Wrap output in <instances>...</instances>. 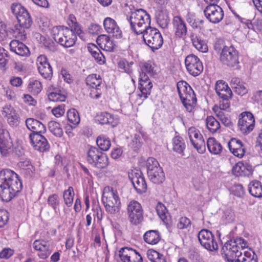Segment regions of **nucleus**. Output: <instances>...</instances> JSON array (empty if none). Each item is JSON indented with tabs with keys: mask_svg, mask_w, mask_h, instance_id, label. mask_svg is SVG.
Wrapping results in <instances>:
<instances>
[{
	"mask_svg": "<svg viewBox=\"0 0 262 262\" xmlns=\"http://www.w3.org/2000/svg\"><path fill=\"white\" fill-rule=\"evenodd\" d=\"M22 188L20 178L14 171L4 169L0 171V196L3 201H10Z\"/></svg>",
	"mask_w": 262,
	"mask_h": 262,
	"instance_id": "1",
	"label": "nucleus"
},
{
	"mask_svg": "<svg viewBox=\"0 0 262 262\" xmlns=\"http://www.w3.org/2000/svg\"><path fill=\"white\" fill-rule=\"evenodd\" d=\"M11 11L17 19L19 28L16 25V30L21 36L26 37L27 32L25 29L30 28L33 24V20L28 10L19 3H13L11 7Z\"/></svg>",
	"mask_w": 262,
	"mask_h": 262,
	"instance_id": "2",
	"label": "nucleus"
},
{
	"mask_svg": "<svg viewBox=\"0 0 262 262\" xmlns=\"http://www.w3.org/2000/svg\"><path fill=\"white\" fill-rule=\"evenodd\" d=\"M52 33L55 41L65 48L72 47L75 44L77 36L68 27L56 26L53 28Z\"/></svg>",
	"mask_w": 262,
	"mask_h": 262,
	"instance_id": "3",
	"label": "nucleus"
},
{
	"mask_svg": "<svg viewBox=\"0 0 262 262\" xmlns=\"http://www.w3.org/2000/svg\"><path fill=\"white\" fill-rule=\"evenodd\" d=\"M147 174L150 181L156 184H161L165 180V173L158 161L149 157L146 161Z\"/></svg>",
	"mask_w": 262,
	"mask_h": 262,
	"instance_id": "4",
	"label": "nucleus"
},
{
	"mask_svg": "<svg viewBox=\"0 0 262 262\" xmlns=\"http://www.w3.org/2000/svg\"><path fill=\"white\" fill-rule=\"evenodd\" d=\"M108 189L107 192L102 194V202L107 212L115 214L120 211L121 202L117 190L112 187L111 190L109 187Z\"/></svg>",
	"mask_w": 262,
	"mask_h": 262,
	"instance_id": "5",
	"label": "nucleus"
},
{
	"mask_svg": "<svg viewBox=\"0 0 262 262\" xmlns=\"http://www.w3.org/2000/svg\"><path fill=\"white\" fill-rule=\"evenodd\" d=\"M142 34H143L144 42L152 52H154L162 47L163 39L161 33L157 29L150 26L148 27L144 30V32Z\"/></svg>",
	"mask_w": 262,
	"mask_h": 262,
	"instance_id": "6",
	"label": "nucleus"
},
{
	"mask_svg": "<svg viewBox=\"0 0 262 262\" xmlns=\"http://www.w3.org/2000/svg\"><path fill=\"white\" fill-rule=\"evenodd\" d=\"M86 161L99 169L105 168L108 165V158L106 154L93 146H91L87 152Z\"/></svg>",
	"mask_w": 262,
	"mask_h": 262,
	"instance_id": "7",
	"label": "nucleus"
},
{
	"mask_svg": "<svg viewBox=\"0 0 262 262\" xmlns=\"http://www.w3.org/2000/svg\"><path fill=\"white\" fill-rule=\"evenodd\" d=\"M220 59L223 64L229 67H233L239 63L238 52L232 46L224 47Z\"/></svg>",
	"mask_w": 262,
	"mask_h": 262,
	"instance_id": "8",
	"label": "nucleus"
},
{
	"mask_svg": "<svg viewBox=\"0 0 262 262\" xmlns=\"http://www.w3.org/2000/svg\"><path fill=\"white\" fill-rule=\"evenodd\" d=\"M128 218L130 223L134 225L141 223L143 220V210L140 203L133 200L127 206Z\"/></svg>",
	"mask_w": 262,
	"mask_h": 262,
	"instance_id": "9",
	"label": "nucleus"
},
{
	"mask_svg": "<svg viewBox=\"0 0 262 262\" xmlns=\"http://www.w3.org/2000/svg\"><path fill=\"white\" fill-rule=\"evenodd\" d=\"M199 241L205 249L213 251L218 249V245L212 233L208 229H202L198 233Z\"/></svg>",
	"mask_w": 262,
	"mask_h": 262,
	"instance_id": "10",
	"label": "nucleus"
},
{
	"mask_svg": "<svg viewBox=\"0 0 262 262\" xmlns=\"http://www.w3.org/2000/svg\"><path fill=\"white\" fill-rule=\"evenodd\" d=\"M189 138L191 144L200 154H204L206 150L205 142L200 131L194 127L188 129Z\"/></svg>",
	"mask_w": 262,
	"mask_h": 262,
	"instance_id": "11",
	"label": "nucleus"
},
{
	"mask_svg": "<svg viewBox=\"0 0 262 262\" xmlns=\"http://www.w3.org/2000/svg\"><path fill=\"white\" fill-rule=\"evenodd\" d=\"M254 125L255 119L252 113L245 112L239 115L238 126L243 134H249L253 129Z\"/></svg>",
	"mask_w": 262,
	"mask_h": 262,
	"instance_id": "12",
	"label": "nucleus"
},
{
	"mask_svg": "<svg viewBox=\"0 0 262 262\" xmlns=\"http://www.w3.org/2000/svg\"><path fill=\"white\" fill-rule=\"evenodd\" d=\"M128 177L138 193L143 194L146 192L147 185L141 171H132L129 173Z\"/></svg>",
	"mask_w": 262,
	"mask_h": 262,
	"instance_id": "13",
	"label": "nucleus"
},
{
	"mask_svg": "<svg viewBox=\"0 0 262 262\" xmlns=\"http://www.w3.org/2000/svg\"><path fill=\"white\" fill-rule=\"evenodd\" d=\"M204 13L206 18L213 24L220 23L224 15L222 8L218 5H208L204 10Z\"/></svg>",
	"mask_w": 262,
	"mask_h": 262,
	"instance_id": "14",
	"label": "nucleus"
},
{
	"mask_svg": "<svg viewBox=\"0 0 262 262\" xmlns=\"http://www.w3.org/2000/svg\"><path fill=\"white\" fill-rule=\"evenodd\" d=\"M185 64L189 73L193 76H197L203 72V64L194 54H190L186 57Z\"/></svg>",
	"mask_w": 262,
	"mask_h": 262,
	"instance_id": "15",
	"label": "nucleus"
},
{
	"mask_svg": "<svg viewBox=\"0 0 262 262\" xmlns=\"http://www.w3.org/2000/svg\"><path fill=\"white\" fill-rule=\"evenodd\" d=\"M42 134H30L29 140L34 149L43 152L49 150L50 145L47 139Z\"/></svg>",
	"mask_w": 262,
	"mask_h": 262,
	"instance_id": "16",
	"label": "nucleus"
},
{
	"mask_svg": "<svg viewBox=\"0 0 262 262\" xmlns=\"http://www.w3.org/2000/svg\"><path fill=\"white\" fill-rule=\"evenodd\" d=\"M103 26L106 32L112 34L113 37L116 39H120L122 37V31L113 18L110 17L105 18L103 21Z\"/></svg>",
	"mask_w": 262,
	"mask_h": 262,
	"instance_id": "17",
	"label": "nucleus"
},
{
	"mask_svg": "<svg viewBox=\"0 0 262 262\" xmlns=\"http://www.w3.org/2000/svg\"><path fill=\"white\" fill-rule=\"evenodd\" d=\"M12 140L9 133L6 131L0 133V152L3 156H7L11 152L13 147Z\"/></svg>",
	"mask_w": 262,
	"mask_h": 262,
	"instance_id": "18",
	"label": "nucleus"
},
{
	"mask_svg": "<svg viewBox=\"0 0 262 262\" xmlns=\"http://www.w3.org/2000/svg\"><path fill=\"white\" fill-rule=\"evenodd\" d=\"M230 151L236 157L241 158L245 153V148L242 142L235 138L230 139L228 143Z\"/></svg>",
	"mask_w": 262,
	"mask_h": 262,
	"instance_id": "19",
	"label": "nucleus"
},
{
	"mask_svg": "<svg viewBox=\"0 0 262 262\" xmlns=\"http://www.w3.org/2000/svg\"><path fill=\"white\" fill-rule=\"evenodd\" d=\"M26 125L32 133L31 134H43L46 132V126L40 121L34 118L26 120Z\"/></svg>",
	"mask_w": 262,
	"mask_h": 262,
	"instance_id": "20",
	"label": "nucleus"
},
{
	"mask_svg": "<svg viewBox=\"0 0 262 262\" xmlns=\"http://www.w3.org/2000/svg\"><path fill=\"white\" fill-rule=\"evenodd\" d=\"M2 115L7 118V121L10 126L14 127L19 125L20 117L13 108L10 109L8 107H4Z\"/></svg>",
	"mask_w": 262,
	"mask_h": 262,
	"instance_id": "21",
	"label": "nucleus"
},
{
	"mask_svg": "<svg viewBox=\"0 0 262 262\" xmlns=\"http://www.w3.org/2000/svg\"><path fill=\"white\" fill-rule=\"evenodd\" d=\"M11 51L21 56H27L30 54L28 48L22 42L17 40H13L10 43Z\"/></svg>",
	"mask_w": 262,
	"mask_h": 262,
	"instance_id": "22",
	"label": "nucleus"
},
{
	"mask_svg": "<svg viewBox=\"0 0 262 262\" xmlns=\"http://www.w3.org/2000/svg\"><path fill=\"white\" fill-rule=\"evenodd\" d=\"M180 99L187 111L190 112L194 105L196 103V98L193 90L189 88L188 94L180 98Z\"/></svg>",
	"mask_w": 262,
	"mask_h": 262,
	"instance_id": "23",
	"label": "nucleus"
},
{
	"mask_svg": "<svg viewBox=\"0 0 262 262\" xmlns=\"http://www.w3.org/2000/svg\"><path fill=\"white\" fill-rule=\"evenodd\" d=\"M217 95L220 98L221 107L223 109H227L230 107L229 100L232 96V92L230 88H226L221 90V91H216Z\"/></svg>",
	"mask_w": 262,
	"mask_h": 262,
	"instance_id": "24",
	"label": "nucleus"
},
{
	"mask_svg": "<svg viewBox=\"0 0 262 262\" xmlns=\"http://www.w3.org/2000/svg\"><path fill=\"white\" fill-rule=\"evenodd\" d=\"M128 20L130 23L132 30L136 34H142L144 30L150 27V24L146 23L144 19H138L136 20L128 19Z\"/></svg>",
	"mask_w": 262,
	"mask_h": 262,
	"instance_id": "25",
	"label": "nucleus"
},
{
	"mask_svg": "<svg viewBox=\"0 0 262 262\" xmlns=\"http://www.w3.org/2000/svg\"><path fill=\"white\" fill-rule=\"evenodd\" d=\"M67 98V93L63 88H54L48 95V98L54 102H63Z\"/></svg>",
	"mask_w": 262,
	"mask_h": 262,
	"instance_id": "26",
	"label": "nucleus"
},
{
	"mask_svg": "<svg viewBox=\"0 0 262 262\" xmlns=\"http://www.w3.org/2000/svg\"><path fill=\"white\" fill-rule=\"evenodd\" d=\"M97 120L101 124H108L112 127L116 126L118 123L117 119H114V116L107 112H102L97 116Z\"/></svg>",
	"mask_w": 262,
	"mask_h": 262,
	"instance_id": "27",
	"label": "nucleus"
},
{
	"mask_svg": "<svg viewBox=\"0 0 262 262\" xmlns=\"http://www.w3.org/2000/svg\"><path fill=\"white\" fill-rule=\"evenodd\" d=\"M173 23L176 28L175 34L179 37H181L186 35L187 28L183 20L180 16H176L173 18Z\"/></svg>",
	"mask_w": 262,
	"mask_h": 262,
	"instance_id": "28",
	"label": "nucleus"
},
{
	"mask_svg": "<svg viewBox=\"0 0 262 262\" xmlns=\"http://www.w3.org/2000/svg\"><path fill=\"white\" fill-rule=\"evenodd\" d=\"M190 38L193 45L198 50L203 53H206L208 51V46L205 40L202 39L195 33H191Z\"/></svg>",
	"mask_w": 262,
	"mask_h": 262,
	"instance_id": "29",
	"label": "nucleus"
},
{
	"mask_svg": "<svg viewBox=\"0 0 262 262\" xmlns=\"http://www.w3.org/2000/svg\"><path fill=\"white\" fill-rule=\"evenodd\" d=\"M144 241L149 244L155 245L161 239L159 232L156 230H151L145 232L143 236Z\"/></svg>",
	"mask_w": 262,
	"mask_h": 262,
	"instance_id": "30",
	"label": "nucleus"
},
{
	"mask_svg": "<svg viewBox=\"0 0 262 262\" xmlns=\"http://www.w3.org/2000/svg\"><path fill=\"white\" fill-rule=\"evenodd\" d=\"M232 247V251L231 252H228V254L224 257L225 259H226L227 262H241L242 253L239 250L240 247L236 245L234 247Z\"/></svg>",
	"mask_w": 262,
	"mask_h": 262,
	"instance_id": "31",
	"label": "nucleus"
},
{
	"mask_svg": "<svg viewBox=\"0 0 262 262\" xmlns=\"http://www.w3.org/2000/svg\"><path fill=\"white\" fill-rule=\"evenodd\" d=\"M69 19L68 24L71 27L70 30H71L72 33H74L76 36L77 35H78L81 39L84 40V33L78 23L76 21L75 17L74 15H70Z\"/></svg>",
	"mask_w": 262,
	"mask_h": 262,
	"instance_id": "32",
	"label": "nucleus"
},
{
	"mask_svg": "<svg viewBox=\"0 0 262 262\" xmlns=\"http://www.w3.org/2000/svg\"><path fill=\"white\" fill-rule=\"evenodd\" d=\"M128 19L136 20V19H143L146 23L150 24V17L147 12L143 9H136L134 11H131Z\"/></svg>",
	"mask_w": 262,
	"mask_h": 262,
	"instance_id": "33",
	"label": "nucleus"
},
{
	"mask_svg": "<svg viewBox=\"0 0 262 262\" xmlns=\"http://www.w3.org/2000/svg\"><path fill=\"white\" fill-rule=\"evenodd\" d=\"M248 190L250 193L255 198L262 197V185L259 181L250 182L248 186Z\"/></svg>",
	"mask_w": 262,
	"mask_h": 262,
	"instance_id": "34",
	"label": "nucleus"
},
{
	"mask_svg": "<svg viewBox=\"0 0 262 262\" xmlns=\"http://www.w3.org/2000/svg\"><path fill=\"white\" fill-rule=\"evenodd\" d=\"M207 145L209 151L213 154H219L222 150L221 144L213 137H210L207 140Z\"/></svg>",
	"mask_w": 262,
	"mask_h": 262,
	"instance_id": "35",
	"label": "nucleus"
},
{
	"mask_svg": "<svg viewBox=\"0 0 262 262\" xmlns=\"http://www.w3.org/2000/svg\"><path fill=\"white\" fill-rule=\"evenodd\" d=\"M173 150L179 153L182 154L185 148V144L183 138L180 136H177L173 138Z\"/></svg>",
	"mask_w": 262,
	"mask_h": 262,
	"instance_id": "36",
	"label": "nucleus"
},
{
	"mask_svg": "<svg viewBox=\"0 0 262 262\" xmlns=\"http://www.w3.org/2000/svg\"><path fill=\"white\" fill-rule=\"evenodd\" d=\"M67 118L68 121L73 124L74 126L70 125L73 128L76 127V125L79 123L80 119L77 111L75 108L70 109L67 112Z\"/></svg>",
	"mask_w": 262,
	"mask_h": 262,
	"instance_id": "37",
	"label": "nucleus"
},
{
	"mask_svg": "<svg viewBox=\"0 0 262 262\" xmlns=\"http://www.w3.org/2000/svg\"><path fill=\"white\" fill-rule=\"evenodd\" d=\"M206 123L208 130L212 133L217 132L221 127L220 122L213 116H208Z\"/></svg>",
	"mask_w": 262,
	"mask_h": 262,
	"instance_id": "38",
	"label": "nucleus"
},
{
	"mask_svg": "<svg viewBox=\"0 0 262 262\" xmlns=\"http://www.w3.org/2000/svg\"><path fill=\"white\" fill-rule=\"evenodd\" d=\"M96 143L100 150L107 151L111 147V141L108 138L104 135L98 136L96 140Z\"/></svg>",
	"mask_w": 262,
	"mask_h": 262,
	"instance_id": "39",
	"label": "nucleus"
},
{
	"mask_svg": "<svg viewBox=\"0 0 262 262\" xmlns=\"http://www.w3.org/2000/svg\"><path fill=\"white\" fill-rule=\"evenodd\" d=\"M85 82L93 89H97L101 84L102 81L100 76L97 78L96 74H91L86 78Z\"/></svg>",
	"mask_w": 262,
	"mask_h": 262,
	"instance_id": "40",
	"label": "nucleus"
},
{
	"mask_svg": "<svg viewBox=\"0 0 262 262\" xmlns=\"http://www.w3.org/2000/svg\"><path fill=\"white\" fill-rule=\"evenodd\" d=\"M49 130L55 136L61 137L63 135V130L60 124L54 121H51L48 123Z\"/></svg>",
	"mask_w": 262,
	"mask_h": 262,
	"instance_id": "41",
	"label": "nucleus"
},
{
	"mask_svg": "<svg viewBox=\"0 0 262 262\" xmlns=\"http://www.w3.org/2000/svg\"><path fill=\"white\" fill-rule=\"evenodd\" d=\"M74 194V189L72 186L69 187L68 189L64 191L63 198L64 203L68 207L72 205Z\"/></svg>",
	"mask_w": 262,
	"mask_h": 262,
	"instance_id": "42",
	"label": "nucleus"
},
{
	"mask_svg": "<svg viewBox=\"0 0 262 262\" xmlns=\"http://www.w3.org/2000/svg\"><path fill=\"white\" fill-rule=\"evenodd\" d=\"M60 203V199L58 194L54 193L48 196L47 203L48 205L53 209L55 212H57Z\"/></svg>",
	"mask_w": 262,
	"mask_h": 262,
	"instance_id": "43",
	"label": "nucleus"
},
{
	"mask_svg": "<svg viewBox=\"0 0 262 262\" xmlns=\"http://www.w3.org/2000/svg\"><path fill=\"white\" fill-rule=\"evenodd\" d=\"M38 70L40 75L45 79L52 77L53 72L50 63H45V66L38 65Z\"/></svg>",
	"mask_w": 262,
	"mask_h": 262,
	"instance_id": "44",
	"label": "nucleus"
},
{
	"mask_svg": "<svg viewBox=\"0 0 262 262\" xmlns=\"http://www.w3.org/2000/svg\"><path fill=\"white\" fill-rule=\"evenodd\" d=\"M27 89L29 92L31 93L33 95H37L41 91V83L38 80L30 81L28 85Z\"/></svg>",
	"mask_w": 262,
	"mask_h": 262,
	"instance_id": "45",
	"label": "nucleus"
},
{
	"mask_svg": "<svg viewBox=\"0 0 262 262\" xmlns=\"http://www.w3.org/2000/svg\"><path fill=\"white\" fill-rule=\"evenodd\" d=\"M177 87L180 98L182 97L185 94H188L189 88L192 90L188 83L184 81H179L177 83Z\"/></svg>",
	"mask_w": 262,
	"mask_h": 262,
	"instance_id": "46",
	"label": "nucleus"
},
{
	"mask_svg": "<svg viewBox=\"0 0 262 262\" xmlns=\"http://www.w3.org/2000/svg\"><path fill=\"white\" fill-rule=\"evenodd\" d=\"M142 138L139 135L135 134L130 142L129 146L134 150L135 151H138V150L142 146V142L141 141Z\"/></svg>",
	"mask_w": 262,
	"mask_h": 262,
	"instance_id": "47",
	"label": "nucleus"
},
{
	"mask_svg": "<svg viewBox=\"0 0 262 262\" xmlns=\"http://www.w3.org/2000/svg\"><path fill=\"white\" fill-rule=\"evenodd\" d=\"M236 243H235V242L232 239L226 242L224 245L222 247L221 251V253L222 256L224 257L227 254H228V252L230 251L231 252L233 249L232 247H234Z\"/></svg>",
	"mask_w": 262,
	"mask_h": 262,
	"instance_id": "48",
	"label": "nucleus"
},
{
	"mask_svg": "<svg viewBox=\"0 0 262 262\" xmlns=\"http://www.w3.org/2000/svg\"><path fill=\"white\" fill-rule=\"evenodd\" d=\"M105 37L106 43H105V48L106 51L114 52L117 48V46L114 40H111L110 37L106 35H103Z\"/></svg>",
	"mask_w": 262,
	"mask_h": 262,
	"instance_id": "49",
	"label": "nucleus"
},
{
	"mask_svg": "<svg viewBox=\"0 0 262 262\" xmlns=\"http://www.w3.org/2000/svg\"><path fill=\"white\" fill-rule=\"evenodd\" d=\"M166 208L160 202H159L156 207L157 213L161 219L164 222L166 219Z\"/></svg>",
	"mask_w": 262,
	"mask_h": 262,
	"instance_id": "50",
	"label": "nucleus"
},
{
	"mask_svg": "<svg viewBox=\"0 0 262 262\" xmlns=\"http://www.w3.org/2000/svg\"><path fill=\"white\" fill-rule=\"evenodd\" d=\"M9 212L5 210H0V228L4 227L8 222Z\"/></svg>",
	"mask_w": 262,
	"mask_h": 262,
	"instance_id": "51",
	"label": "nucleus"
},
{
	"mask_svg": "<svg viewBox=\"0 0 262 262\" xmlns=\"http://www.w3.org/2000/svg\"><path fill=\"white\" fill-rule=\"evenodd\" d=\"M33 247L38 251H46V249L49 248V246L44 241L36 240L33 243Z\"/></svg>",
	"mask_w": 262,
	"mask_h": 262,
	"instance_id": "52",
	"label": "nucleus"
},
{
	"mask_svg": "<svg viewBox=\"0 0 262 262\" xmlns=\"http://www.w3.org/2000/svg\"><path fill=\"white\" fill-rule=\"evenodd\" d=\"M35 171V167L31 166L30 168H27L21 170V173L28 180H31L33 177Z\"/></svg>",
	"mask_w": 262,
	"mask_h": 262,
	"instance_id": "53",
	"label": "nucleus"
},
{
	"mask_svg": "<svg viewBox=\"0 0 262 262\" xmlns=\"http://www.w3.org/2000/svg\"><path fill=\"white\" fill-rule=\"evenodd\" d=\"M191 225L190 220L186 217H182L180 218L178 227L180 229L186 228Z\"/></svg>",
	"mask_w": 262,
	"mask_h": 262,
	"instance_id": "54",
	"label": "nucleus"
},
{
	"mask_svg": "<svg viewBox=\"0 0 262 262\" xmlns=\"http://www.w3.org/2000/svg\"><path fill=\"white\" fill-rule=\"evenodd\" d=\"M8 31H10L7 28V25L4 23L0 25V40H4L8 36Z\"/></svg>",
	"mask_w": 262,
	"mask_h": 262,
	"instance_id": "55",
	"label": "nucleus"
},
{
	"mask_svg": "<svg viewBox=\"0 0 262 262\" xmlns=\"http://www.w3.org/2000/svg\"><path fill=\"white\" fill-rule=\"evenodd\" d=\"M244 169V164L242 162H238L233 167L232 171L233 174L238 176L241 174Z\"/></svg>",
	"mask_w": 262,
	"mask_h": 262,
	"instance_id": "56",
	"label": "nucleus"
},
{
	"mask_svg": "<svg viewBox=\"0 0 262 262\" xmlns=\"http://www.w3.org/2000/svg\"><path fill=\"white\" fill-rule=\"evenodd\" d=\"M64 107V104L59 105L57 107L53 108L52 110V112L55 116L59 117L64 114L65 111Z\"/></svg>",
	"mask_w": 262,
	"mask_h": 262,
	"instance_id": "57",
	"label": "nucleus"
},
{
	"mask_svg": "<svg viewBox=\"0 0 262 262\" xmlns=\"http://www.w3.org/2000/svg\"><path fill=\"white\" fill-rule=\"evenodd\" d=\"M131 253L128 262H143L142 257L138 251L135 250Z\"/></svg>",
	"mask_w": 262,
	"mask_h": 262,
	"instance_id": "58",
	"label": "nucleus"
},
{
	"mask_svg": "<svg viewBox=\"0 0 262 262\" xmlns=\"http://www.w3.org/2000/svg\"><path fill=\"white\" fill-rule=\"evenodd\" d=\"M11 153L17 157H20L24 155L25 150L22 147V146L20 145H17L14 147H13L11 148Z\"/></svg>",
	"mask_w": 262,
	"mask_h": 262,
	"instance_id": "59",
	"label": "nucleus"
},
{
	"mask_svg": "<svg viewBox=\"0 0 262 262\" xmlns=\"http://www.w3.org/2000/svg\"><path fill=\"white\" fill-rule=\"evenodd\" d=\"M159 252L153 249H149L147 252V255L148 259L151 261V262L154 261L157 258H158L160 255Z\"/></svg>",
	"mask_w": 262,
	"mask_h": 262,
	"instance_id": "60",
	"label": "nucleus"
},
{
	"mask_svg": "<svg viewBox=\"0 0 262 262\" xmlns=\"http://www.w3.org/2000/svg\"><path fill=\"white\" fill-rule=\"evenodd\" d=\"M233 88L235 89V93L241 96H243L248 92L247 89L243 84H237V85L234 86Z\"/></svg>",
	"mask_w": 262,
	"mask_h": 262,
	"instance_id": "61",
	"label": "nucleus"
},
{
	"mask_svg": "<svg viewBox=\"0 0 262 262\" xmlns=\"http://www.w3.org/2000/svg\"><path fill=\"white\" fill-rule=\"evenodd\" d=\"M8 57L7 51L5 50L4 48H2L0 49V64L4 67L8 59L7 58Z\"/></svg>",
	"mask_w": 262,
	"mask_h": 262,
	"instance_id": "62",
	"label": "nucleus"
},
{
	"mask_svg": "<svg viewBox=\"0 0 262 262\" xmlns=\"http://www.w3.org/2000/svg\"><path fill=\"white\" fill-rule=\"evenodd\" d=\"M234 194L237 196L241 197L244 194V187L241 184L235 185L233 189Z\"/></svg>",
	"mask_w": 262,
	"mask_h": 262,
	"instance_id": "63",
	"label": "nucleus"
},
{
	"mask_svg": "<svg viewBox=\"0 0 262 262\" xmlns=\"http://www.w3.org/2000/svg\"><path fill=\"white\" fill-rule=\"evenodd\" d=\"M228 88L229 86L225 81L222 80H220L216 81L215 84V92L221 91V90Z\"/></svg>",
	"mask_w": 262,
	"mask_h": 262,
	"instance_id": "64",
	"label": "nucleus"
}]
</instances>
